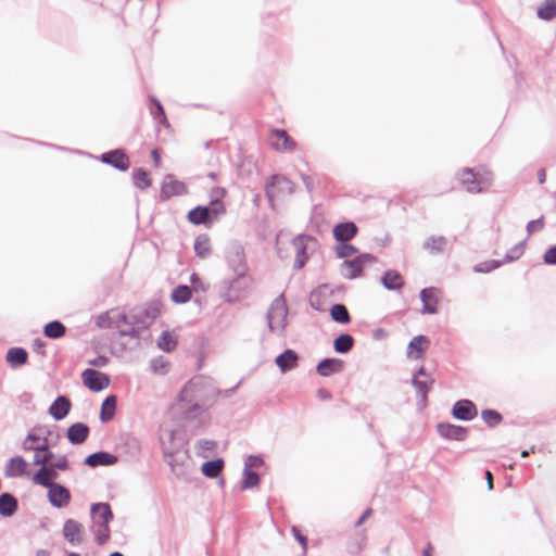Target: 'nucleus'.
Here are the masks:
<instances>
[{
	"instance_id": "obj_41",
	"label": "nucleus",
	"mask_w": 556,
	"mask_h": 556,
	"mask_svg": "<svg viewBox=\"0 0 556 556\" xmlns=\"http://www.w3.org/2000/svg\"><path fill=\"white\" fill-rule=\"evenodd\" d=\"M536 15L543 21L554 20L556 17V0H544L538 8Z\"/></svg>"
},
{
	"instance_id": "obj_57",
	"label": "nucleus",
	"mask_w": 556,
	"mask_h": 556,
	"mask_svg": "<svg viewBox=\"0 0 556 556\" xmlns=\"http://www.w3.org/2000/svg\"><path fill=\"white\" fill-rule=\"evenodd\" d=\"M309 305L317 312H324L326 309L320 290H315L311 293Z\"/></svg>"
},
{
	"instance_id": "obj_28",
	"label": "nucleus",
	"mask_w": 556,
	"mask_h": 556,
	"mask_svg": "<svg viewBox=\"0 0 556 556\" xmlns=\"http://www.w3.org/2000/svg\"><path fill=\"white\" fill-rule=\"evenodd\" d=\"M298 361H299L298 353L291 349L285 350L275 359L276 365L279 367V369L282 372H287V371H290V370L296 368Z\"/></svg>"
},
{
	"instance_id": "obj_16",
	"label": "nucleus",
	"mask_w": 556,
	"mask_h": 556,
	"mask_svg": "<svg viewBox=\"0 0 556 556\" xmlns=\"http://www.w3.org/2000/svg\"><path fill=\"white\" fill-rule=\"evenodd\" d=\"M270 144L277 151H292L295 148V141L285 129L271 130Z\"/></svg>"
},
{
	"instance_id": "obj_42",
	"label": "nucleus",
	"mask_w": 556,
	"mask_h": 556,
	"mask_svg": "<svg viewBox=\"0 0 556 556\" xmlns=\"http://www.w3.org/2000/svg\"><path fill=\"white\" fill-rule=\"evenodd\" d=\"M195 255L206 258L211 255V241L207 235H200L194 240Z\"/></svg>"
},
{
	"instance_id": "obj_26",
	"label": "nucleus",
	"mask_w": 556,
	"mask_h": 556,
	"mask_svg": "<svg viewBox=\"0 0 556 556\" xmlns=\"http://www.w3.org/2000/svg\"><path fill=\"white\" fill-rule=\"evenodd\" d=\"M40 466L41 468L33 477V482L49 490L51 485L56 484L53 480L58 478V472L50 465Z\"/></svg>"
},
{
	"instance_id": "obj_2",
	"label": "nucleus",
	"mask_w": 556,
	"mask_h": 556,
	"mask_svg": "<svg viewBox=\"0 0 556 556\" xmlns=\"http://www.w3.org/2000/svg\"><path fill=\"white\" fill-rule=\"evenodd\" d=\"M200 390L201 381L199 379H191L178 394L176 405L182 417L187 420L195 419L204 413L203 406L198 403Z\"/></svg>"
},
{
	"instance_id": "obj_46",
	"label": "nucleus",
	"mask_w": 556,
	"mask_h": 556,
	"mask_svg": "<svg viewBox=\"0 0 556 556\" xmlns=\"http://www.w3.org/2000/svg\"><path fill=\"white\" fill-rule=\"evenodd\" d=\"M192 295V290L187 285H180L176 287L172 292V300L175 303H187Z\"/></svg>"
},
{
	"instance_id": "obj_32",
	"label": "nucleus",
	"mask_w": 556,
	"mask_h": 556,
	"mask_svg": "<svg viewBox=\"0 0 556 556\" xmlns=\"http://www.w3.org/2000/svg\"><path fill=\"white\" fill-rule=\"evenodd\" d=\"M27 463L22 456L11 457L5 466V476L10 478L22 477L26 473Z\"/></svg>"
},
{
	"instance_id": "obj_50",
	"label": "nucleus",
	"mask_w": 556,
	"mask_h": 556,
	"mask_svg": "<svg viewBox=\"0 0 556 556\" xmlns=\"http://www.w3.org/2000/svg\"><path fill=\"white\" fill-rule=\"evenodd\" d=\"M525 245L526 241L523 240L510 248L502 260L503 264L519 260L525 252Z\"/></svg>"
},
{
	"instance_id": "obj_24",
	"label": "nucleus",
	"mask_w": 556,
	"mask_h": 556,
	"mask_svg": "<svg viewBox=\"0 0 556 556\" xmlns=\"http://www.w3.org/2000/svg\"><path fill=\"white\" fill-rule=\"evenodd\" d=\"M93 523L109 525L113 519L111 506L108 503H94L90 508Z\"/></svg>"
},
{
	"instance_id": "obj_9",
	"label": "nucleus",
	"mask_w": 556,
	"mask_h": 556,
	"mask_svg": "<svg viewBox=\"0 0 556 556\" xmlns=\"http://www.w3.org/2000/svg\"><path fill=\"white\" fill-rule=\"evenodd\" d=\"M164 456H165L166 463L168 464V466L172 469V472L176 477H178V478L184 477L188 472L189 455H188L187 450L172 451L167 447H164Z\"/></svg>"
},
{
	"instance_id": "obj_49",
	"label": "nucleus",
	"mask_w": 556,
	"mask_h": 556,
	"mask_svg": "<svg viewBox=\"0 0 556 556\" xmlns=\"http://www.w3.org/2000/svg\"><path fill=\"white\" fill-rule=\"evenodd\" d=\"M134 185L139 189H147L151 186L148 173L142 168H137L132 173Z\"/></svg>"
},
{
	"instance_id": "obj_35",
	"label": "nucleus",
	"mask_w": 556,
	"mask_h": 556,
	"mask_svg": "<svg viewBox=\"0 0 556 556\" xmlns=\"http://www.w3.org/2000/svg\"><path fill=\"white\" fill-rule=\"evenodd\" d=\"M447 239L444 236H431L422 244V248L431 254H442L445 251Z\"/></svg>"
},
{
	"instance_id": "obj_44",
	"label": "nucleus",
	"mask_w": 556,
	"mask_h": 556,
	"mask_svg": "<svg viewBox=\"0 0 556 556\" xmlns=\"http://www.w3.org/2000/svg\"><path fill=\"white\" fill-rule=\"evenodd\" d=\"M65 326L59 320L50 321L43 327L45 336L50 339H59L65 334Z\"/></svg>"
},
{
	"instance_id": "obj_55",
	"label": "nucleus",
	"mask_w": 556,
	"mask_h": 556,
	"mask_svg": "<svg viewBox=\"0 0 556 556\" xmlns=\"http://www.w3.org/2000/svg\"><path fill=\"white\" fill-rule=\"evenodd\" d=\"M97 327L101 329H110L114 325V312L111 314L109 312L102 313L96 318Z\"/></svg>"
},
{
	"instance_id": "obj_34",
	"label": "nucleus",
	"mask_w": 556,
	"mask_h": 556,
	"mask_svg": "<svg viewBox=\"0 0 556 556\" xmlns=\"http://www.w3.org/2000/svg\"><path fill=\"white\" fill-rule=\"evenodd\" d=\"M18 507L17 500L11 493L0 494V515L2 517L13 516Z\"/></svg>"
},
{
	"instance_id": "obj_12",
	"label": "nucleus",
	"mask_w": 556,
	"mask_h": 556,
	"mask_svg": "<svg viewBox=\"0 0 556 556\" xmlns=\"http://www.w3.org/2000/svg\"><path fill=\"white\" fill-rule=\"evenodd\" d=\"M81 378L84 384L91 391L99 392L105 389L110 380L103 372L97 371L92 368H87L83 371Z\"/></svg>"
},
{
	"instance_id": "obj_15",
	"label": "nucleus",
	"mask_w": 556,
	"mask_h": 556,
	"mask_svg": "<svg viewBox=\"0 0 556 556\" xmlns=\"http://www.w3.org/2000/svg\"><path fill=\"white\" fill-rule=\"evenodd\" d=\"M84 527L80 522L74 519L65 520L63 525V538L73 546L83 543Z\"/></svg>"
},
{
	"instance_id": "obj_8",
	"label": "nucleus",
	"mask_w": 556,
	"mask_h": 556,
	"mask_svg": "<svg viewBox=\"0 0 556 556\" xmlns=\"http://www.w3.org/2000/svg\"><path fill=\"white\" fill-rule=\"evenodd\" d=\"M316 239L309 235H299L292 240L295 250V260L293 269L298 270L305 266L309 258L308 249L312 244H316Z\"/></svg>"
},
{
	"instance_id": "obj_19",
	"label": "nucleus",
	"mask_w": 556,
	"mask_h": 556,
	"mask_svg": "<svg viewBox=\"0 0 556 556\" xmlns=\"http://www.w3.org/2000/svg\"><path fill=\"white\" fill-rule=\"evenodd\" d=\"M187 192L184 182L176 180L173 176L168 175L164 179L161 188V198L167 200L174 195H181Z\"/></svg>"
},
{
	"instance_id": "obj_30",
	"label": "nucleus",
	"mask_w": 556,
	"mask_h": 556,
	"mask_svg": "<svg viewBox=\"0 0 556 556\" xmlns=\"http://www.w3.org/2000/svg\"><path fill=\"white\" fill-rule=\"evenodd\" d=\"M343 361L339 358H324L321 359L317 367L316 371L321 377H329L336 372H339L343 368Z\"/></svg>"
},
{
	"instance_id": "obj_11",
	"label": "nucleus",
	"mask_w": 556,
	"mask_h": 556,
	"mask_svg": "<svg viewBox=\"0 0 556 556\" xmlns=\"http://www.w3.org/2000/svg\"><path fill=\"white\" fill-rule=\"evenodd\" d=\"M100 161L119 172H126L130 166L129 157L123 149H115L101 154Z\"/></svg>"
},
{
	"instance_id": "obj_45",
	"label": "nucleus",
	"mask_w": 556,
	"mask_h": 556,
	"mask_svg": "<svg viewBox=\"0 0 556 556\" xmlns=\"http://www.w3.org/2000/svg\"><path fill=\"white\" fill-rule=\"evenodd\" d=\"M157 346L164 352H172L177 346V339L173 333L165 330L157 339Z\"/></svg>"
},
{
	"instance_id": "obj_47",
	"label": "nucleus",
	"mask_w": 556,
	"mask_h": 556,
	"mask_svg": "<svg viewBox=\"0 0 556 556\" xmlns=\"http://www.w3.org/2000/svg\"><path fill=\"white\" fill-rule=\"evenodd\" d=\"M94 541L98 545L105 544L111 535L110 527L109 525H102V523H94Z\"/></svg>"
},
{
	"instance_id": "obj_3",
	"label": "nucleus",
	"mask_w": 556,
	"mask_h": 556,
	"mask_svg": "<svg viewBox=\"0 0 556 556\" xmlns=\"http://www.w3.org/2000/svg\"><path fill=\"white\" fill-rule=\"evenodd\" d=\"M288 305L283 294H279L271 302L266 315L267 326L271 332L282 334L287 327Z\"/></svg>"
},
{
	"instance_id": "obj_37",
	"label": "nucleus",
	"mask_w": 556,
	"mask_h": 556,
	"mask_svg": "<svg viewBox=\"0 0 556 556\" xmlns=\"http://www.w3.org/2000/svg\"><path fill=\"white\" fill-rule=\"evenodd\" d=\"M429 339L422 334L414 337L407 346V355L414 358H420L424 352V344H428Z\"/></svg>"
},
{
	"instance_id": "obj_10",
	"label": "nucleus",
	"mask_w": 556,
	"mask_h": 556,
	"mask_svg": "<svg viewBox=\"0 0 556 556\" xmlns=\"http://www.w3.org/2000/svg\"><path fill=\"white\" fill-rule=\"evenodd\" d=\"M434 380L431 376H429L426 372V369L424 366H421L417 372L413 376L412 384L416 390L417 397H418V406L420 408L426 407L427 405V397L428 392L433 384Z\"/></svg>"
},
{
	"instance_id": "obj_54",
	"label": "nucleus",
	"mask_w": 556,
	"mask_h": 556,
	"mask_svg": "<svg viewBox=\"0 0 556 556\" xmlns=\"http://www.w3.org/2000/svg\"><path fill=\"white\" fill-rule=\"evenodd\" d=\"M41 442V437L31 430L27 433L26 438L22 442V448L26 452L33 451L36 445Z\"/></svg>"
},
{
	"instance_id": "obj_62",
	"label": "nucleus",
	"mask_w": 556,
	"mask_h": 556,
	"mask_svg": "<svg viewBox=\"0 0 556 556\" xmlns=\"http://www.w3.org/2000/svg\"><path fill=\"white\" fill-rule=\"evenodd\" d=\"M477 180H479V187H483V191L489 188L493 182V177L490 172H485L484 174H478Z\"/></svg>"
},
{
	"instance_id": "obj_63",
	"label": "nucleus",
	"mask_w": 556,
	"mask_h": 556,
	"mask_svg": "<svg viewBox=\"0 0 556 556\" xmlns=\"http://www.w3.org/2000/svg\"><path fill=\"white\" fill-rule=\"evenodd\" d=\"M54 470H66L68 468V460L65 455L60 456L55 462L48 463Z\"/></svg>"
},
{
	"instance_id": "obj_43",
	"label": "nucleus",
	"mask_w": 556,
	"mask_h": 556,
	"mask_svg": "<svg viewBox=\"0 0 556 556\" xmlns=\"http://www.w3.org/2000/svg\"><path fill=\"white\" fill-rule=\"evenodd\" d=\"M354 338L349 333L338 336L333 341V349L337 353L345 354L352 350Z\"/></svg>"
},
{
	"instance_id": "obj_27",
	"label": "nucleus",
	"mask_w": 556,
	"mask_h": 556,
	"mask_svg": "<svg viewBox=\"0 0 556 556\" xmlns=\"http://www.w3.org/2000/svg\"><path fill=\"white\" fill-rule=\"evenodd\" d=\"M71 407H72V403H71L70 399H67L64 395H59L50 405L49 414L55 420H62L68 415Z\"/></svg>"
},
{
	"instance_id": "obj_39",
	"label": "nucleus",
	"mask_w": 556,
	"mask_h": 556,
	"mask_svg": "<svg viewBox=\"0 0 556 556\" xmlns=\"http://www.w3.org/2000/svg\"><path fill=\"white\" fill-rule=\"evenodd\" d=\"M116 410V396L110 395L108 396L102 405H101V413H100V419L102 422H108L113 419Z\"/></svg>"
},
{
	"instance_id": "obj_17",
	"label": "nucleus",
	"mask_w": 556,
	"mask_h": 556,
	"mask_svg": "<svg viewBox=\"0 0 556 556\" xmlns=\"http://www.w3.org/2000/svg\"><path fill=\"white\" fill-rule=\"evenodd\" d=\"M439 290L434 287L425 288L420 291V301L422 303V314L438 313Z\"/></svg>"
},
{
	"instance_id": "obj_21",
	"label": "nucleus",
	"mask_w": 556,
	"mask_h": 556,
	"mask_svg": "<svg viewBox=\"0 0 556 556\" xmlns=\"http://www.w3.org/2000/svg\"><path fill=\"white\" fill-rule=\"evenodd\" d=\"M122 337H131L136 338V330L132 327L131 318L129 312L126 313H115L114 312V325Z\"/></svg>"
},
{
	"instance_id": "obj_29",
	"label": "nucleus",
	"mask_w": 556,
	"mask_h": 556,
	"mask_svg": "<svg viewBox=\"0 0 556 556\" xmlns=\"http://www.w3.org/2000/svg\"><path fill=\"white\" fill-rule=\"evenodd\" d=\"M33 451L35 452L33 460L35 466L47 465L53 458V453L49 448L47 437L41 438V442H39Z\"/></svg>"
},
{
	"instance_id": "obj_5",
	"label": "nucleus",
	"mask_w": 556,
	"mask_h": 556,
	"mask_svg": "<svg viewBox=\"0 0 556 556\" xmlns=\"http://www.w3.org/2000/svg\"><path fill=\"white\" fill-rule=\"evenodd\" d=\"M229 270L233 274L247 275L248 263L243 245L239 241H230L224 251Z\"/></svg>"
},
{
	"instance_id": "obj_25",
	"label": "nucleus",
	"mask_w": 556,
	"mask_h": 556,
	"mask_svg": "<svg viewBox=\"0 0 556 556\" xmlns=\"http://www.w3.org/2000/svg\"><path fill=\"white\" fill-rule=\"evenodd\" d=\"M90 429L84 422H76L68 427L66 437L74 445L83 444L89 437Z\"/></svg>"
},
{
	"instance_id": "obj_14",
	"label": "nucleus",
	"mask_w": 556,
	"mask_h": 556,
	"mask_svg": "<svg viewBox=\"0 0 556 556\" xmlns=\"http://www.w3.org/2000/svg\"><path fill=\"white\" fill-rule=\"evenodd\" d=\"M437 431L442 438L452 441H464L468 437L467 428L448 422L438 424Z\"/></svg>"
},
{
	"instance_id": "obj_7",
	"label": "nucleus",
	"mask_w": 556,
	"mask_h": 556,
	"mask_svg": "<svg viewBox=\"0 0 556 556\" xmlns=\"http://www.w3.org/2000/svg\"><path fill=\"white\" fill-rule=\"evenodd\" d=\"M377 258L370 253H363L353 260H345L340 267V273L345 279H355L361 276L363 268L368 264L376 263Z\"/></svg>"
},
{
	"instance_id": "obj_59",
	"label": "nucleus",
	"mask_w": 556,
	"mask_h": 556,
	"mask_svg": "<svg viewBox=\"0 0 556 556\" xmlns=\"http://www.w3.org/2000/svg\"><path fill=\"white\" fill-rule=\"evenodd\" d=\"M543 228H544V216H541L534 220H530L526 227L528 236H531L532 233L540 231Z\"/></svg>"
},
{
	"instance_id": "obj_48",
	"label": "nucleus",
	"mask_w": 556,
	"mask_h": 556,
	"mask_svg": "<svg viewBox=\"0 0 556 556\" xmlns=\"http://www.w3.org/2000/svg\"><path fill=\"white\" fill-rule=\"evenodd\" d=\"M481 418L489 427H496L503 420V416L497 410L490 408L481 412Z\"/></svg>"
},
{
	"instance_id": "obj_20",
	"label": "nucleus",
	"mask_w": 556,
	"mask_h": 556,
	"mask_svg": "<svg viewBox=\"0 0 556 556\" xmlns=\"http://www.w3.org/2000/svg\"><path fill=\"white\" fill-rule=\"evenodd\" d=\"M117 460L118 458L116 455L109 452L99 451L88 455L85 458L84 464L91 468H96L98 466H112L116 464Z\"/></svg>"
},
{
	"instance_id": "obj_60",
	"label": "nucleus",
	"mask_w": 556,
	"mask_h": 556,
	"mask_svg": "<svg viewBox=\"0 0 556 556\" xmlns=\"http://www.w3.org/2000/svg\"><path fill=\"white\" fill-rule=\"evenodd\" d=\"M216 446V443L212 440L202 439L199 440L195 444V447L199 452V455H202L203 452L213 451Z\"/></svg>"
},
{
	"instance_id": "obj_13",
	"label": "nucleus",
	"mask_w": 556,
	"mask_h": 556,
	"mask_svg": "<svg viewBox=\"0 0 556 556\" xmlns=\"http://www.w3.org/2000/svg\"><path fill=\"white\" fill-rule=\"evenodd\" d=\"M478 415L476 404L470 400H458L452 407V416L455 419L470 421Z\"/></svg>"
},
{
	"instance_id": "obj_61",
	"label": "nucleus",
	"mask_w": 556,
	"mask_h": 556,
	"mask_svg": "<svg viewBox=\"0 0 556 556\" xmlns=\"http://www.w3.org/2000/svg\"><path fill=\"white\" fill-rule=\"evenodd\" d=\"M263 459L260 456L256 455H249L244 460V468L243 469H251V468H257L263 465Z\"/></svg>"
},
{
	"instance_id": "obj_64",
	"label": "nucleus",
	"mask_w": 556,
	"mask_h": 556,
	"mask_svg": "<svg viewBox=\"0 0 556 556\" xmlns=\"http://www.w3.org/2000/svg\"><path fill=\"white\" fill-rule=\"evenodd\" d=\"M543 262L547 265H556V245L549 248L543 255Z\"/></svg>"
},
{
	"instance_id": "obj_23",
	"label": "nucleus",
	"mask_w": 556,
	"mask_h": 556,
	"mask_svg": "<svg viewBox=\"0 0 556 556\" xmlns=\"http://www.w3.org/2000/svg\"><path fill=\"white\" fill-rule=\"evenodd\" d=\"M279 186V188L283 191L291 193L293 191V184L291 180L286 178L285 176L273 175L270 180L266 184V195L269 202H273L274 199L278 195L274 193V188Z\"/></svg>"
},
{
	"instance_id": "obj_22",
	"label": "nucleus",
	"mask_w": 556,
	"mask_h": 556,
	"mask_svg": "<svg viewBox=\"0 0 556 556\" xmlns=\"http://www.w3.org/2000/svg\"><path fill=\"white\" fill-rule=\"evenodd\" d=\"M332 232L338 242H349L357 235L358 228L353 222H345L337 224Z\"/></svg>"
},
{
	"instance_id": "obj_36",
	"label": "nucleus",
	"mask_w": 556,
	"mask_h": 556,
	"mask_svg": "<svg viewBox=\"0 0 556 556\" xmlns=\"http://www.w3.org/2000/svg\"><path fill=\"white\" fill-rule=\"evenodd\" d=\"M5 359L13 368H16L27 363L28 353L23 348H11L7 352Z\"/></svg>"
},
{
	"instance_id": "obj_6",
	"label": "nucleus",
	"mask_w": 556,
	"mask_h": 556,
	"mask_svg": "<svg viewBox=\"0 0 556 556\" xmlns=\"http://www.w3.org/2000/svg\"><path fill=\"white\" fill-rule=\"evenodd\" d=\"M132 327L136 330V338H139L142 330L148 329L159 315L154 306H137L129 311Z\"/></svg>"
},
{
	"instance_id": "obj_56",
	"label": "nucleus",
	"mask_w": 556,
	"mask_h": 556,
	"mask_svg": "<svg viewBox=\"0 0 556 556\" xmlns=\"http://www.w3.org/2000/svg\"><path fill=\"white\" fill-rule=\"evenodd\" d=\"M168 361L164 356H157L150 361V368L155 374H165Z\"/></svg>"
},
{
	"instance_id": "obj_52",
	"label": "nucleus",
	"mask_w": 556,
	"mask_h": 556,
	"mask_svg": "<svg viewBox=\"0 0 556 556\" xmlns=\"http://www.w3.org/2000/svg\"><path fill=\"white\" fill-rule=\"evenodd\" d=\"M260 483V476L251 470L243 469V480H242V490H248L256 486Z\"/></svg>"
},
{
	"instance_id": "obj_51",
	"label": "nucleus",
	"mask_w": 556,
	"mask_h": 556,
	"mask_svg": "<svg viewBox=\"0 0 556 556\" xmlns=\"http://www.w3.org/2000/svg\"><path fill=\"white\" fill-rule=\"evenodd\" d=\"M502 265L503 261L501 260H489L475 265L473 271L478 274H486L495 270Z\"/></svg>"
},
{
	"instance_id": "obj_38",
	"label": "nucleus",
	"mask_w": 556,
	"mask_h": 556,
	"mask_svg": "<svg viewBox=\"0 0 556 556\" xmlns=\"http://www.w3.org/2000/svg\"><path fill=\"white\" fill-rule=\"evenodd\" d=\"M329 313H330L331 319L338 324L345 325L351 321L350 313H349L346 306L343 304H340V303L333 304L330 307Z\"/></svg>"
},
{
	"instance_id": "obj_31",
	"label": "nucleus",
	"mask_w": 556,
	"mask_h": 556,
	"mask_svg": "<svg viewBox=\"0 0 556 556\" xmlns=\"http://www.w3.org/2000/svg\"><path fill=\"white\" fill-rule=\"evenodd\" d=\"M459 181L469 193H480L483 191V187H479L477 174H475L473 170L469 167H465L462 170Z\"/></svg>"
},
{
	"instance_id": "obj_40",
	"label": "nucleus",
	"mask_w": 556,
	"mask_h": 556,
	"mask_svg": "<svg viewBox=\"0 0 556 556\" xmlns=\"http://www.w3.org/2000/svg\"><path fill=\"white\" fill-rule=\"evenodd\" d=\"M224 468V460L222 458L207 460L202 464V473L207 478H217Z\"/></svg>"
},
{
	"instance_id": "obj_53",
	"label": "nucleus",
	"mask_w": 556,
	"mask_h": 556,
	"mask_svg": "<svg viewBox=\"0 0 556 556\" xmlns=\"http://www.w3.org/2000/svg\"><path fill=\"white\" fill-rule=\"evenodd\" d=\"M357 248L348 242H339L336 248V254L339 258H348L357 253Z\"/></svg>"
},
{
	"instance_id": "obj_1",
	"label": "nucleus",
	"mask_w": 556,
	"mask_h": 556,
	"mask_svg": "<svg viewBox=\"0 0 556 556\" xmlns=\"http://www.w3.org/2000/svg\"><path fill=\"white\" fill-rule=\"evenodd\" d=\"M224 188H213L211 191V203L207 206H195L188 213V220L193 225H210L214 223L218 216L225 214L226 208L222 199L225 197Z\"/></svg>"
},
{
	"instance_id": "obj_18",
	"label": "nucleus",
	"mask_w": 556,
	"mask_h": 556,
	"mask_svg": "<svg viewBox=\"0 0 556 556\" xmlns=\"http://www.w3.org/2000/svg\"><path fill=\"white\" fill-rule=\"evenodd\" d=\"M48 498L53 507L62 508L65 507L71 501L70 491L62 484L51 485L48 490Z\"/></svg>"
},
{
	"instance_id": "obj_4",
	"label": "nucleus",
	"mask_w": 556,
	"mask_h": 556,
	"mask_svg": "<svg viewBox=\"0 0 556 556\" xmlns=\"http://www.w3.org/2000/svg\"><path fill=\"white\" fill-rule=\"evenodd\" d=\"M232 278H226L222 281L220 296L227 303H235L249 289V278L247 275L233 274Z\"/></svg>"
},
{
	"instance_id": "obj_33",
	"label": "nucleus",
	"mask_w": 556,
	"mask_h": 556,
	"mask_svg": "<svg viewBox=\"0 0 556 556\" xmlns=\"http://www.w3.org/2000/svg\"><path fill=\"white\" fill-rule=\"evenodd\" d=\"M381 283L387 290H400L404 286L402 275L397 270L388 269L381 277Z\"/></svg>"
},
{
	"instance_id": "obj_58",
	"label": "nucleus",
	"mask_w": 556,
	"mask_h": 556,
	"mask_svg": "<svg viewBox=\"0 0 556 556\" xmlns=\"http://www.w3.org/2000/svg\"><path fill=\"white\" fill-rule=\"evenodd\" d=\"M152 102L155 106V110L151 111L153 118L159 121L160 123H166V115L161 102L155 98H152Z\"/></svg>"
}]
</instances>
